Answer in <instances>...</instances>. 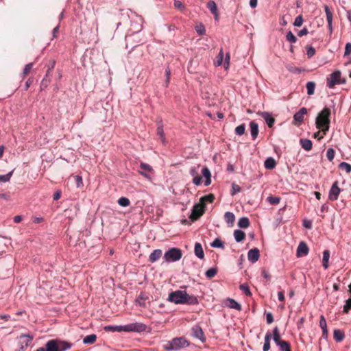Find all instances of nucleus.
I'll use <instances>...</instances> for the list:
<instances>
[{"label":"nucleus","mask_w":351,"mask_h":351,"mask_svg":"<svg viewBox=\"0 0 351 351\" xmlns=\"http://www.w3.org/2000/svg\"><path fill=\"white\" fill-rule=\"evenodd\" d=\"M210 246L215 248H223L224 243L219 239L216 238L211 243Z\"/></svg>","instance_id":"34"},{"label":"nucleus","mask_w":351,"mask_h":351,"mask_svg":"<svg viewBox=\"0 0 351 351\" xmlns=\"http://www.w3.org/2000/svg\"><path fill=\"white\" fill-rule=\"evenodd\" d=\"M331 111L330 108H324L317 115L315 120L316 126L317 128L321 129L324 134H326L330 128V116Z\"/></svg>","instance_id":"1"},{"label":"nucleus","mask_w":351,"mask_h":351,"mask_svg":"<svg viewBox=\"0 0 351 351\" xmlns=\"http://www.w3.org/2000/svg\"><path fill=\"white\" fill-rule=\"evenodd\" d=\"M162 255V250L160 249L154 250L149 257V261L151 263H154L158 261Z\"/></svg>","instance_id":"20"},{"label":"nucleus","mask_w":351,"mask_h":351,"mask_svg":"<svg viewBox=\"0 0 351 351\" xmlns=\"http://www.w3.org/2000/svg\"><path fill=\"white\" fill-rule=\"evenodd\" d=\"M140 167L145 171H152L153 170L152 166H150L148 164H146V163H143V162H141L140 164Z\"/></svg>","instance_id":"56"},{"label":"nucleus","mask_w":351,"mask_h":351,"mask_svg":"<svg viewBox=\"0 0 351 351\" xmlns=\"http://www.w3.org/2000/svg\"><path fill=\"white\" fill-rule=\"evenodd\" d=\"M97 339V336L95 334H91L89 335L86 336L83 339V343L84 344H91L95 342Z\"/></svg>","instance_id":"32"},{"label":"nucleus","mask_w":351,"mask_h":351,"mask_svg":"<svg viewBox=\"0 0 351 351\" xmlns=\"http://www.w3.org/2000/svg\"><path fill=\"white\" fill-rule=\"evenodd\" d=\"M250 134L253 140L256 139L258 134V125L252 121L250 123Z\"/></svg>","instance_id":"16"},{"label":"nucleus","mask_w":351,"mask_h":351,"mask_svg":"<svg viewBox=\"0 0 351 351\" xmlns=\"http://www.w3.org/2000/svg\"><path fill=\"white\" fill-rule=\"evenodd\" d=\"M303 21H304V20H303L302 16L299 15L295 19V21L293 22V25L295 27H300V26H302Z\"/></svg>","instance_id":"49"},{"label":"nucleus","mask_w":351,"mask_h":351,"mask_svg":"<svg viewBox=\"0 0 351 351\" xmlns=\"http://www.w3.org/2000/svg\"><path fill=\"white\" fill-rule=\"evenodd\" d=\"M278 346L280 351H291L290 344L286 341L280 343Z\"/></svg>","instance_id":"37"},{"label":"nucleus","mask_w":351,"mask_h":351,"mask_svg":"<svg viewBox=\"0 0 351 351\" xmlns=\"http://www.w3.org/2000/svg\"><path fill=\"white\" fill-rule=\"evenodd\" d=\"M118 204L119 206L122 207H127L130 205V202L128 198L125 197H121L118 199Z\"/></svg>","instance_id":"41"},{"label":"nucleus","mask_w":351,"mask_h":351,"mask_svg":"<svg viewBox=\"0 0 351 351\" xmlns=\"http://www.w3.org/2000/svg\"><path fill=\"white\" fill-rule=\"evenodd\" d=\"M182 256V251L176 247H172L167 250L164 254V259L167 263L178 261Z\"/></svg>","instance_id":"4"},{"label":"nucleus","mask_w":351,"mask_h":351,"mask_svg":"<svg viewBox=\"0 0 351 351\" xmlns=\"http://www.w3.org/2000/svg\"><path fill=\"white\" fill-rule=\"evenodd\" d=\"M307 113L306 108H302L298 112L293 115V119L297 122H302L304 120V115Z\"/></svg>","instance_id":"18"},{"label":"nucleus","mask_w":351,"mask_h":351,"mask_svg":"<svg viewBox=\"0 0 351 351\" xmlns=\"http://www.w3.org/2000/svg\"><path fill=\"white\" fill-rule=\"evenodd\" d=\"M204 213V209L199 204H195L192 210V215L197 219Z\"/></svg>","instance_id":"22"},{"label":"nucleus","mask_w":351,"mask_h":351,"mask_svg":"<svg viewBox=\"0 0 351 351\" xmlns=\"http://www.w3.org/2000/svg\"><path fill=\"white\" fill-rule=\"evenodd\" d=\"M241 190V189L239 185L233 184L232 186V193H231L232 195H234L236 193L240 192Z\"/></svg>","instance_id":"58"},{"label":"nucleus","mask_w":351,"mask_h":351,"mask_svg":"<svg viewBox=\"0 0 351 351\" xmlns=\"http://www.w3.org/2000/svg\"><path fill=\"white\" fill-rule=\"evenodd\" d=\"M324 10L326 15V20L328 23H332V14L330 10V8L328 5L324 6Z\"/></svg>","instance_id":"40"},{"label":"nucleus","mask_w":351,"mask_h":351,"mask_svg":"<svg viewBox=\"0 0 351 351\" xmlns=\"http://www.w3.org/2000/svg\"><path fill=\"white\" fill-rule=\"evenodd\" d=\"M104 330L106 332H125V325H120V326H116V325H108L106 326L104 328Z\"/></svg>","instance_id":"14"},{"label":"nucleus","mask_w":351,"mask_h":351,"mask_svg":"<svg viewBox=\"0 0 351 351\" xmlns=\"http://www.w3.org/2000/svg\"><path fill=\"white\" fill-rule=\"evenodd\" d=\"M217 274V269L215 267H211L208 269L205 275L207 278L211 279L213 278L216 274Z\"/></svg>","instance_id":"36"},{"label":"nucleus","mask_w":351,"mask_h":351,"mask_svg":"<svg viewBox=\"0 0 351 351\" xmlns=\"http://www.w3.org/2000/svg\"><path fill=\"white\" fill-rule=\"evenodd\" d=\"M266 320L268 324H270L274 322V317L271 313L269 312L266 314Z\"/></svg>","instance_id":"61"},{"label":"nucleus","mask_w":351,"mask_h":351,"mask_svg":"<svg viewBox=\"0 0 351 351\" xmlns=\"http://www.w3.org/2000/svg\"><path fill=\"white\" fill-rule=\"evenodd\" d=\"M228 304H227V306L230 308H233V309H236V310H238V311H241V306L240 304H239L236 300H234V299H232V298H228Z\"/></svg>","instance_id":"25"},{"label":"nucleus","mask_w":351,"mask_h":351,"mask_svg":"<svg viewBox=\"0 0 351 351\" xmlns=\"http://www.w3.org/2000/svg\"><path fill=\"white\" fill-rule=\"evenodd\" d=\"M195 29L199 35H204L205 33V27L203 25L197 26Z\"/></svg>","instance_id":"59"},{"label":"nucleus","mask_w":351,"mask_h":351,"mask_svg":"<svg viewBox=\"0 0 351 351\" xmlns=\"http://www.w3.org/2000/svg\"><path fill=\"white\" fill-rule=\"evenodd\" d=\"M350 53H351V43H348L346 45L344 56H348Z\"/></svg>","instance_id":"62"},{"label":"nucleus","mask_w":351,"mask_h":351,"mask_svg":"<svg viewBox=\"0 0 351 351\" xmlns=\"http://www.w3.org/2000/svg\"><path fill=\"white\" fill-rule=\"evenodd\" d=\"M259 257L260 252L258 249L253 248L249 250L247 253V258L250 262H252V263H256L259 259Z\"/></svg>","instance_id":"11"},{"label":"nucleus","mask_w":351,"mask_h":351,"mask_svg":"<svg viewBox=\"0 0 351 351\" xmlns=\"http://www.w3.org/2000/svg\"><path fill=\"white\" fill-rule=\"evenodd\" d=\"M286 39L291 43H295L297 42L298 40L296 36L291 31L287 32L286 35Z\"/></svg>","instance_id":"45"},{"label":"nucleus","mask_w":351,"mask_h":351,"mask_svg":"<svg viewBox=\"0 0 351 351\" xmlns=\"http://www.w3.org/2000/svg\"><path fill=\"white\" fill-rule=\"evenodd\" d=\"M207 8L210 11V12L215 16V19L217 20L219 18V14L217 7L215 2L214 1H209L207 3Z\"/></svg>","instance_id":"17"},{"label":"nucleus","mask_w":351,"mask_h":351,"mask_svg":"<svg viewBox=\"0 0 351 351\" xmlns=\"http://www.w3.org/2000/svg\"><path fill=\"white\" fill-rule=\"evenodd\" d=\"M238 226L241 228H247L250 226L249 219L246 217H243L239 219Z\"/></svg>","instance_id":"31"},{"label":"nucleus","mask_w":351,"mask_h":351,"mask_svg":"<svg viewBox=\"0 0 351 351\" xmlns=\"http://www.w3.org/2000/svg\"><path fill=\"white\" fill-rule=\"evenodd\" d=\"M193 183L195 185H199L202 183V177L201 176H195L193 180Z\"/></svg>","instance_id":"64"},{"label":"nucleus","mask_w":351,"mask_h":351,"mask_svg":"<svg viewBox=\"0 0 351 351\" xmlns=\"http://www.w3.org/2000/svg\"><path fill=\"white\" fill-rule=\"evenodd\" d=\"M273 339L276 344L278 346L280 343L282 342L284 340H282L280 338V335L279 334V330L278 327H275L273 330Z\"/></svg>","instance_id":"30"},{"label":"nucleus","mask_w":351,"mask_h":351,"mask_svg":"<svg viewBox=\"0 0 351 351\" xmlns=\"http://www.w3.org/2000/svg\"><path fill=\"white\" fill-rule=\"evenodd\" d=\"M157 125V135L159 136L161 142L164 144L166 142V139L165 137V133L163 130V124L161 119L158 121Z\"/></svg>","instance_id":"15"},{"label":"nucleus","mask_w":351,"mask_h":351,"mask_svg":"<svg viewBox=\"0 0 351 351\" xmlns=\"http://www.w3.org/2000/svg\"><path fill=\"white\" fill-rule=\"evenodd\" d=\"M33 337L29 335H21L19 338V343L21 345V348L27 347L32 341Z\"/></svg>","instance_id":"13"},{"label":"nucleus","mask_w":351,"mask_h":351,"mask_svg":"<svg viewBox=\"0 0 351 351\" xmlns=\"http://www.w3.org/2000/svg\"><path fill=\"white\" fill-rule=\"evenodd\" d=\"M198 303H199V301L196 296L190 295L187 293L186 301L185 304H187L189 305H195V304H197Z\"/></svg>","instance_id":"33"},{"label":"nucleus","mask_w":351,"mask_h":351,"mask_svg":"<svg viewBox=\"0 0 351 351\" xmlns=\"http://www.w3.org/2000/svg\"><path fill=\"white\" fill-rule=\"evenodd\" d=\"M345 335L341 330L336 329L334 330L333 338L337 342L342 341Z\"/></svg>","instance_id":"27"},{"label":"nucleus","mask_w":351,"mask_h":351,"mask_svg":"<svg viewBox=\"0 0 351 351\" xmlns=\"http://www.w3.org/2000/svg\"><path fill=\"white\" fill-rule=\"evenodd\" d=\"M326 157L329 161H332L335 157V151L332 148L326 150Z\"/></svg>","instance_id":"50"},{"label":"nucleus","mask_w":351,"mask_h":351,"mask_svg":"<svg viewBox=\"0 0 351 351\" xmlns=\"http://www.w3.org/2000/svg\"><path fill=\"white\" fill-rule=\"evenodd\" d=\"M341 75V73L340 71H335L332 73L330 75V77L327 79V86L330 88H332L336 85H338Z\"/></svg>","instance_id":"7"},{"label":"nucleus","mask_w":351,"mask_h":351,"mask_svg":"<svg viewBox=\"0 0 351 351\" xmlns=\"http://www.w3.org/2000/svg\"><path fill=\"white\" fill-rule=\"evenodd\" d=\"M330 258V252L328 250H324L323 252L322 258V266L324 269L328 267V261Z\"/></svg>","instance_id":"29"},{"label":"nucleus","mask_w":351,"mask_h":351,"mask_svg":"<svg viewBox=\"0 0 351 351\" xmlns=\"http://www.w3.org/2000/svg\"><path fill=\"white\" fill-rule=\"evenodd\" d=\"M340 191H341V190H340L339 187L338 186V182L335 181L332 184V185L330 189L329 194H328V198L332 201H335V200L337 199L340 193Z\"/></svg>","instance_id":"8"},{"label":"nucleus","mask_w":351,"mask_h":351,"mask_svg":"<svg viewBox=\"0 0 351 351\" xmlns=\"http://www.w3.org/2000/svg\"><path fill=\"white\" fill-rule=\"evenodd\" d=\"M308 34V29L306 27H303V29H302L301 30H300L298 32V35L300 37H302V36H305V35H306Z\"/></svg>","instance_id":"63"},{"label":"nucleus","mask_w":351,"mask_h":351,"mask_svg":"<svg viewBox=\"0 0 351 351\" xmlns=\"http://www.w3.org/2000/svg\"><path fill=\"white\" fill-rule=\"evenodd\" d=\"M300 144L306 151H310L312 149V141L308 138H301Z\"/></svg>","instance_id":"21"},{"label":"nucleus","mask_w":351,"mask_h":351,"mask_svg":"<svg viewBox=\"0 0 351 351\" xmlns=\"http://www.w3.org/2000/svg\"><path fill=\"white\" fill-rule=\"evenodd\" d=\"M223 60V52L222 49L220 50L218 56H217V60L215 62L216 66H220L221 65Z\"/></svg>","instance_id":"48"},{"label":"nucleus","mask_w":351,"mask_h":351,"mask_svg":"<svg viewBox=\"0 0 351 351\" xmlns=\"http://www.w3.org/2000/svg\"><path fill=\"white\" fill-rule=\"evenodd\" d=\"M259 115L264 119L266 123L267 124L269 128H272L274 123L275 119L272 117V115L269 112H261L259 113Z\"/></svg>","instance_id":"10"},{"label":"nucleus","mask_w":351,"mask_h":351,"mask_svg":"<svg viewBox=\"0 0 351 351\" xmlns=\"http://www.w3.org/2000/svg\"><path fill=\"white\" fill-rule=\"evenodd\" d=\"M174 6L176 8L184 11L185 10V6L183 5V3L179 1V0H175L174 1Z\"/></svg>","instance_id":"51"},{"label":"nucleus","mask_w":351,"mask_h":351,"mask_svg":"<svg viewBox=\"0 0 351 351\" xmlns=\"http://www.w3.org/2000/svg\"><path fill=\"white\" fill-rule=\"evenodd\" d=\"M195 254L199 258L202 259L204 257V253L202 245L199 243L195 244Z\"/></svg>","instance_id":"23"},{"label":"nucleus","mask_w":351,"mask_h":351,"mask_svg":"<svg viewBox=\"0 0 351 351\" xmlns=\"http://www.w3.org/2000/svg\"><path fill=\"white\" fill-rule=\"evenodd\" d=\"M32 66H33V63H29L25 66L23 72V77L28 74V73L32 69Z\"/></svg>","instance_id":"55"},{"label":"nucleus","mask_w":351,"mask_h":351,"mask_svg":"<svg viewBox=\"0 0 351 351\" xmlns=\"http://www.w3.org/2000/svg\"><path fill=\"white\" fill-rule=\"evenodd\" d=\"M170 75H171V70L169 67H167L165 69V77H166L165 85H166V86H167L169 85Z\"/></svg>","instance_id":"57"},{"label":"nucleus","mask_w":351,"mask_h":351,"mask_svg":"<svg viewBox=\"0 0 351 351\" xmlns=\"http://www.w3.org/2000/svg\"><path fill=\"white\" fill-rule=\"evenodd\" d=\"M306 54L308 58H312L315 54V48L311 46L307 47Z\"/></svg>","instance_id":"52"},{"label":"nucleus","mask_w":351,"mask_h":351,"mask_svg":"<svg viewBox=\"0 0 351 351\" xmlns=\"http://www.w3.org/2000/svg\"><path fill=\"white\" fill-rule=\"evenodd\" d=\"M224 219L228 225L232 226L235 220V216L232 212L228 211L224 215Z\"/></svg>","instance_id":"28"},{"label":"nucleus","mask_w":351,"mask_h":351,"mask_svg":"<svg viewBox=\"0 0 351 351\" xmlns=\"http://www.w3.org/2000/svg\"><path fill=\"white\" fill-rule=\"evenodd\" d=\"M147 329V325L141 322H134L125 325V332H142Z\"/></svg>","instance_id":"6"},{"label":"nucleus","mask_w":351,"mask_h":351,"mask_svg":"<svg viewBox=\"0 0 351 351\" xmlns=\"http://www.w3.org/2000/svg\"><path fill=\"white\" fill-rule=\"evenodd\" d=\"M245 124H241L235 128V134L238 136H241L245 133Z\"/></svg>","instance_id":"46"},{"label":"nucleus","mask_w":351,"mask_h":351,"mask_svg":"<svg viewBox=\"0 0 351 351\" xmlns=\"http://www.w3.org/2000/svg\"><path fill=\"white\" fill-rule=\"evenodd\" d=\"M239 288L244 293L245 295L247 296H250L252 295L250 287L247 284H241Z\"/></svg>","instance_id":"43"},{"label":"nucleus","mask_w":351,"mask_h":351,"mask_svg":"<svg viewBox=\"0 0 351 351\" xmlns=\"http://www.w3.org/2000/svg\"><path fill=\"white\" fill-rule=\"evenodd\" d=\"M13 171L12 170L5 175H0V182L5 183L9 182L13 174Z\"/></svg>","instance_id":"38"},{"label":"nucleus","mask_w":351,"mask_h":351,"mask_svg":"<svg viewBox=\"0 0 351 351\" xmlns=\"http://www.w3.org/2000/svg\"><path fill=\"white\" fill-rule=\"evenodd\" d=\"M264 165L265 169H273L276 167V160L272 157H268L265 160Z\"/></svg>","instance_id":"24"},{"label":"nucleus","mask_w":351,"mask_h":351,"mask_svg":"<svg viewBox=\"0 0 351 351\" xmlns=\"http://www.w3.org/2000/svg\"><path fill=\"white\" fill-rule=\"evenodd\" d=\"M74 179H75V181L76 186L77 188H80V186H82L83 181H82V178L80 176H78V175L75 176L74 177Z\"/></svg>","instance_id":"54"},{"label":"nucleus","mask_w":351,"mask_h":351,"mask_svg":"<svg viewBox=\"0 0 351 351\" xmlns=\"http://www.w3.org/2000/svg\"><path fill=\"white\" fill-rule=\"evenodd\" d=\"M319 326L322 329L327 328L326 321L323 315H322L320 317Z\"/></svg>","instance_id":"60"},{"label":"nucleus","mask_w":351,"mask_h":351,"mask_svg":"<svg viewBox=\"0 0 351 351\" xmlns=\"http://www.w3.org/2000/svg\"><path fill=\"white\" fill-rule=\"evenodd\" d=\"M308 247L306 243L302 241L299 243L297 248V256L298 257H301L303 256H306L308 253Z\"/></svg>","instance_id":"12"},{"label":"nucleus","mask_w":351,"mask_h":351,"mask_svg":"<svg viewBox=\"0 0 351 351\" xmlns=\"http://www.w3.org/2000/svg\"><path fill=\"white\" fill-rule=\"evenodd\" d=\"M215 199V196L213 194H208V195H204V196H202L201 198H200V202L204 204L206 202H213V200Z\"/></svg>","instance_id":"42"},{"label":"nucleus","mask_w":351,"mask_h":351,"mask_svg":"<svg viewBox=\"0 0 351 351\" xmlns=\"http://www.w3.org/2000/svg\"><path fill=\"white\" fill-rule=\"evenodd\" d=\"M189 346V342L184 337H176L169 342V345L166 346V349L178 350L180 348H186Z\"/></svg>","instance_id":"5"},{"label":"nucleus","mask_w":351,"mask_h":351,"mask_svg":"<svg viewBox=\"0 0 351 351\" xmlns=\"http://www.w3.org/2000/svg\"><path fill=\"white\" fill-rule=\"evenodd\" d=\"M339 167L342 170H345L348 173L351 172V165L346 162H341Z\"/></svg>","instance_id":"44"},{"label":"nucleus","mask_w":351,"mask_h":351,"mask_svg":"<svg viewBox=\"0 0 351 351\" xmlns=\"http://www.w3.org/2000/svg\"><path fill=\"white\" fill-rule=\"evenodd\" d=\"M281 198L278 196H269L267 198V201L273 205H276L280 203Z\"/></svg>","instance_id":"39"},{"label":"nucleus","mask_w":351,"mask_h":351,"mask_svg":"<svg viewBox=\"0 0 351 351\" xmlns=\"http://www.w3.org/2000/svg\"><path fill=\"white\" fill-rule=\"evenodd\" d=\"M203 176L206 178L204 182L205 186H208L211 183V173L208 167H204L202 169Z\"/></svg>","instance_id":"19"},{"label":"nucleus","mask_w":351,"mask_h":351,"mask_svg":"<svg viewBox=\"0 0 351 351\" xmlns=\"http://www.w3.org/2000/svg\"><path fill=\"white\" fill-rule=\"evenodd\" d=\"M315 83L313 82H308L306 83L307 94L308 95H313L315 93Z\"/></svg>","instance_id":"35"},{"label":"nucleus","mask_w":351,"mask_h":351,"mask_svg":"<svg viewBox=\"0 0 351 351\" xmlns=\"http://www.w3.org/2000/svg\"><path fill=\"white\" fill-rule=\"evenodd\" d=\"M187 293L185 291L177 290L169 294L168 300L176 304H184L186 301Z\"/></svg>","instance_id":"3"},{"label":"nucleus","mask_w":351,"mask_h":351,"mask_svg":"<svg viewBox=\"0 0 351 351\" xmlns=\"http://www.w3.org/2000/svg\"><path fill=\"white\" fill-rule=\"evenodd\" d=\"M191 330H192V335L194 337H195L196 339H198L202 342H205L206 337H205V335H204L202 328L199 326L195 325V326H193Z\"/></svg>","instance_id":"9"},{"label":"nucleus","mask_w":351,"mask_h":351,"mask_svg":"<svg viewBox=\"0 0 351 351\" xmlns=\"http://www.w3.org/2000/svg\"><path fill=\"white\" fill-rule=\"evenodd\" d=\"M72 344L68 341L51 339L47 342V351H66L71 348Z\"/></svg>","instance_id":"2"},{"label":"nucleus","mask_w":351,"mask_h":351,"mask_svg":"<svg viewBox=\"0 0 351 351\" xmlns=\"http://www.w3.org/2000/svg\"><path fill=\"white\" fill-rule=\"evenodd\" d=\"M10 244V241L8 239L0 237V245H3V247L0 248V252H3L5 251V248L8 247V245Z\"/></svg>","instance_id":"47"},{"label":"nucleus","mask_w":351,"mask_h":351,"mask_svg":"<svg viewBox=\"0 0 351 351\" xmlns=\"http://www.w3.org/2000/svg\"><path fill=\"white\" fill-rule=\"evenodd\" d=\"M234 239L237 242H241L245 238V234L241 230H236L234 232Z\"/></svg>","instance_id":"26"},{"label":"nucleus","mask_w":351,"mask_h":351,"mask_svg":"<svg viewBox=\"0 0 351 351\" xmlns=\"http://www.w3.org/2000/svg\"><path fill=\"white\" fill-rule=\"evenodd\" d=\"M199 166L191 167L190 169V174L191 175V176H193V178L195 176H199Z\"/></svg>","instance_id":"53"}]
</instances>
